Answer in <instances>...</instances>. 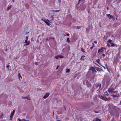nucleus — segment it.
<instances>
[{
	"label": "nucleus",
	"instance_id": "nucleus-1",
	"mask_svg": "<svg viewBox=\"0 0 121 121\" xmlns=\"http://www.w3.org/2000/svg\"><path fill=\"white\" fill-rule=\"evenodd\" d=\"M99 97L101 99L106 101H108L110 99V98H106L105 95L102 96L99 95Z\"/></svg>",
	"mask_w": 121,
	"mask_h": 121
},
{
	"label": "nucleus",
	"instance_id": "nucleus-2",
	"mask_svg": "<svg viewBox=\"0 0 121 121\" xmlns=\"http://www.w3.org/2000/svg\"><path fill=\"white\" fill-rule=\"evenodd\" d=\"M28 40V37L27 36L26 37V40L25 41V42L24 43H25L26 44H24V46H26L27 45H28L30 44V41H27Z\"/></svg>",
	"mask_w": 121,
	"mask_h": 121
},
{
	"label": "nucleus",
	"instance_id": "nucleus-3",
	"mask_svg": "<svg viewBox=\"0 0 121 121\" xmlns=\"http://www.w3.org/2000/svg\"><path fill=\"white\" fill-rule=\"evenodd\" d=\"M105 49L104 47H102L100 48L99 49L98 51V52L99 53H101L104 51V49Z\"/></svg>",
	"mask_w": 121,
	"mask_h": 121
},
{
	"label": "nucleus",
	"instance_id": "nucleus-4",
	"mask_svg": "<svg viewBox=\"0 0 121 121\" xmlns=\"http://www.w3.org/2000/svg\"><path fill=\"white\" fill-rule=\"evenodd\" d=\"M116 93V94H113V95H111L113 97H119V94L118 93H117V92H115L114 93Z\"/></svg>",
	"mask_w": 121,
	"mask_h": 121
},
{
	"label": "nucleus",
	"instance_id": "nucleus-5",
	"mask_svg": "<svg viewBox=\"0 0 121 121\" xmlns=\"http://www.w3.org/2000/svg\"><path fill=\"white\" fill-rule=\"evenodd\" d=\"M15 112V110L14 109L13 111L12 112L11 114V115L10 116V120H12V118L13 115L14 114Z\"/></svg>",
	"mask_w": 121,
	"mask_h": 121
},
{
	"label": "nucleus",
	"instance_id": "nucleus-6",
	"mask_svg": "<svg viewBox=\"0 0 121 121\" xmlns=\"http://www.w3.org/2000/svg\"><path fill=\"white\" fill-rule=\"evenodd\" d=\"M112 40L110 39L108 40L107 42V45L108 47H110V45L108 43H109L111 44V42Z\"/></svg>",
	"mask_w": 121,
	"mask_h": 121
},
{
	"label": "nucleus",
	"instance_id": "nucleus-7",
	"mask_svg": "<svg viewBox=\"0 0 121 121\" xmlns=\"http://www.w3.org/2000/svg\"><path fill=\"white\" fill-rule=\"evenodd\" d=\"M89 70H91L92 71L93 73H95L96 72V71L95 69L93 67H91V68L89 69Z\"/></svg>",
	"mask_w": 121,
	"mask_h": 121
},
{
	"label": "nucleus",
	"instance_id": "nucleus-8",
	"mask_svg": "<svg viewBox=\"0 0 121 121\" xmlns=\"http://www.w3.org/2000/svg\"><path fill=\"white\" fill-rule=\"evenodd\" d=\"M49 93H46L45 95L43 96V98L45 99L47 98L49 96Z\"/></svg>",
	"mask_w": 121,
	"mask_h": 121
},
{
	"label": "nucleus",
	"instance_id": "nucleus-9",
	"mask_svg": "<svg viewBox=\"0 0 121 121\" xmlns=\"http://www.w3.org/2000/svg\"><path fill=\"white\" fill-rule=\"evenodd\" d=\"M108 91L111 93H113L115 92H114L110 88H109L108 89Z\"/></svg>",
	"mask_w": 121,
	"mask_h": 121
},
{
	"label": "nucleus",
	"instance_id": "nucleus-10",
	"mask_svg": "<svg viewBox=\"0 0 121 121\" xmlns=\"http://www.w3.org/2000/svg\"><path fill=\"white\" fill-rule=\"evenodd\" d=\"M42 20H43V21H44L46 23V24L48 26H49L50 25V23L44 20L41 19Z\"/></svg>",
	"mask_w": 121,
	"mask_h": 121
},
{
	"label": "nucleus",
	"instance_id": "nucleus-11",
	"mask_svg": "<svg viewBox=\"0 0 121 121\" xmlns=\"http://www.w3.org/2000/svg\"><path fill=\"white\" fill-rule=\"evenodd\" d=\"M111 46L112 47H114L115 46H116V47H117V45L116 44H114L113 43H111Z\"/></svg>",
	"mask_w": 121,
	"mask_h": 121
},
{
	"label": "nucleus",
	"instance_id": "nucleus-12",
	"mask_svg": "<svg viewBox=\"0 0 121 121\" xmlns=\"http://www.w3.org/2000/svg\"><path fill=\"white\" fill-rule=\"evenodd\" d=\"M109 19H110L111 18H112L114 20L115 19V17H114L113 16L110 15L109 16Z\"/></svg>",
	"mask_w": 121,
	"mask_h": 121
},
{
	"label": "nucleus",
	"instance_id": "nucleus-13",
	"mask_svg": "<svg viewBox=\"0 0 121 121\" xmlns=\"http://www.w3.org/2000/svg\"><path fill=\"white\" fill-rule=\"evenodd\" d=\"M85 56H82L80 59H81L82 60H85Z\"/></svg>",
	"mask_w": 121,
	"mask_h": 121
},
{
	"label": "nucleus",
	"instance_id": "nucleus-14",
	"mask_svg": "<svg viewBox=\"0 0 121 121\" xmlns=\"http://www.w3.org/2000/svg\"><path fill=\"white\" fill-rule=\"evenodd\" d=\"M18 76L19 77V79L20 80L21 79H22V77L21 76V75L20 74V73H18Z\"/></svg>",
	"mask_w": 121,
	"mask_h": 121
},
{
	"label": "nucleus",
	"instance_id": "nucleus-15",
	"mask_svg": "<svg viewBox=\"0 0 121 121\" xmlns=\"http://www.w3.org/2000/svg\"><path fill=\"white\" fill-rule=\"evenodd\" d=\"M12 7V5H8L7 7V10H8L10 9Z\"/></svg>",
	"mask_w": 121,
	"mask_h": 121
},
{
	"label": "nucleus",
	"instance_id": "nucleus-16",
	"mask_svg": "<svg viewBox=\"0 0 121 121\" xmlns=\"http://www.w3.org/2000/svg\"><path fill=\"white\" fill-rule=\"evenodd\" d=\"M58 55V58H62L64 57L62 55Z\"/></svg>",
	"mask_w": 121,
	"mask_h": 121
},
{
	"label": "nucleus",
	"instance_id": "nucleus-17",
	"mask_svg": "<svg viewBox=\"0 0 121 121\" xmlns=\"http://www.w3.org/2000/svg\"><path fill=\"white\" fill-rule=\"evenodd\" d=\"M100 61V60L98 59L96 60V62H97L99 64H100V63H99Z\"/></svg>",
	"mask_w": 121,
	"mask_h": 121
},
{
	"label": "nucleus",
	"instance_id": "nucleus-18",
	"mask_svg": "<svg viewBox=\"0 0 121 121\" xmlns=\"http://www.w3.org/2000/svg\"><path fill=\"white\" fill-rule=\"evenodd\" d=\"M66 71L67 73H69L70 71V70L69 69L66 68Z\"/></svg>",
	"mask_w": 121,
	"mask_h": 121
},
{
	"label": "nucleus",
	"instance_id": "nucleus-19",
	"mask_svg": "<svg viewBox=\"0 0 121 121\" xmlns=\"http://www.w3.org/2000/svg\"><path fill=\"white\" fill-rule=\"evenodd\" d=\"M92 44L93 45V46H92L90 48V49L91 50L92 49V48L95 47L94 44L93 43H92Z\"/></svg>",
	"mask_w": 121,
	"mask_h": 121
},
{
	"label": "nucleus",
	"instance_id": "nucleus-20",
	"mask_svg": "<svg viewBox=\"0 0 121 121\" xmlns=\"http://www.w3.org/2000/svg\"><path fill=\"white\" fill-rule=\"evenodd\" d=\"M96 121H101V120L99 119L98 118H97L96 119Z\"/></svg>",
	"mask_w": 121,
	"mask_h": 121
},
{
	"label": "nucleus",
	"instance_id": "nucleus-21",
	"mask_svg": "<svg viewBox=\"0 0 121 121\" xmlns=\"http://www.w3.org/2000/svg\"><path fill=\"white\" fill-rule=\"evenodd\" d=\"M81 50L84 53L85 52V49H84L83 48H81Z\"/></svg>",
	"mask_w": 121,
	"mask_h": 121
},
{
	"label": "nucleus",
	"instance_id": "nucleus-22",
	"mask_svg": "<svg viewBox=\"0 0 121 121\" xmlns=\"http://www.w3.org/2000/svg\"><path fill=\"white\" fill-rule=\"evenodd\" d=\"M27 99L28 100H30L31 99L30 97L29 96H27Z\"/></svg>",
	"mask_w": 121,
	"mask_h": 121
},
{
	"label": "nucleus",
	"instance_id": "nucleus-23",
	"mask_svg": "<svg viewBox=\"0 0 121 121\" xmlns=\"http://www.w3.org/2000/svg\"><path fill=\"white\" fill-rule=\"evenodd\" d=\"M100 86H101V84H100L99 86V85H98L97 86V88H98V87L99 89V88H100Z\"/></svg>",
	"mask_w": 121,
	"mask_h": 121
},
{
	"label": "nucleus",
	"instance_id": "nucleus-24",
	"mask_svg": "<svg viewBox=\"0 0 121 121\" xmlns=\"http://www.w3.org/2000/svg\"><path fill=\"white\" fill-rule=\"evenodd\" d=\"M67 41L68 43H69L70 42V40H69V38H67Z\"/></svg>",
	"mask_w": 121,
	"mask_h": 121
},
{
	"label": "nucleus",
	"instance_id": "nucleus-25",
	"mask_svg": "<svg viewBox=\"0 0 121 121\" xmlns=\"http://www.w3.org/2000/svg\"><path fill=\"white\" fill-rule=\"evenodd\" d=\"M55 58H56L57 59H58V55H57L56 56H55Z\"/></svg>",
	"mask_w": 121,
	"mask_h": 121
},
{
	"label": "nucleus",
	"instance_id": "nucleus-26",
	"mask_svg": "<svg viewBox=\"0 0 121 121\" xmlns=\"http://www.w3.org/2000/svg\"><path fill=\"white\" fill-rule=\"evenodd\" d=\"M22 98H23L24 99H27V96H26V97H23Z\"/></svg>",
	"mask_w": 121,
	"mask_h": 121
},
{
	"label": "nucleus",
	"instance_id": "nucleus-27",
	"mask_svg": "<svg viewBox=\"0 0 121 121\" xmlns=\"http://www.w3.org/2000/svg\"><path fill=\"white\" fill-rule=\"evenodd\" d=\"M3 115V113H2L0 115V117H2Z\"/></svg>",
	"mask_w": 121,
	"mask_h": 121
},
{
	"label": "nucleus",
	"instance_id": "nucleus-28",
	"mask_svg": "<svg viewBox=\"0 0 121 121\" xmlns=\"http://www.w3.org/2000/svg\"><path fill=\"white\" fill-rule=\"evenodd\" d=\"M35 3H34L33 4V5L34 6H36V5L37 4V3H36L35 4Z\"/></svg>",
	"mask_w": 121,
	"mask_h": 121
},
{
	"label": "nucleus",
	"instance_id": "nucleus-29",
	"mask_svg": "<svg viewBox=\"0 0 121 121\" xmlns=\"http://www.w3.org/2000/svg\"><path fill=\"white\" fill-rule=\"evenodd\" d=\"M59 67V65H57V66L56 68V69H58V68Z\"/></svg>",
	"mask_w": 121,
	"mask_h": 121
},
{
	"label": "nucleus",
	"instance_id": "nucleus-30",
	"mask_svg": "<svg viewBox=\"0 0 121 121\" xmlns=\"http://www.w3.org/2000/svg\"><path fill=\"white\" fill-rule=\"evenodd\" d=\"M35 65H38V62H36L35 63Z\"/></svg>",
	"mask_w": 121,
	"mask_h": 121
},
{
	"label": "nucleus",
	"instance_id": "nucleus-31",
	"mask_svg": "<svg viewBox=\"0 0 121 121\" xmlns=\"http://www.w3.org/2000/svg\"><path fill=\"white\" fill-rule=\"evenodd\" d=\"M59 11H60L59 10H55V11H54L55 12H59Z\"/></svg>",
	"mask_w": 121,
	"mask_h": 121
},
{
	"label": "nucleus",
	"instance_id": "nucleus-32",
	"mask_svg": "<svg viewBox=\"0 0 121 121\" xmlns=\"http://www.w3.org/2000/svg\"><path fill=\"white\" fill-rule=\"evenodd\" d=\"M107 14V16H108V17H109V16H110V14Z\"/></svg>",
	"mask_w": 121,
	"mask_h": 121
},
{
	"label": "nucleus",
	"instance_id": "nucleus-33",
	"mask_svg": "<svg viewBox=\"0 0 121 121\" xmlns=\"http://www.w3.org/2000/svg\"><path fill=\"white\" fill-rule=\"evenodd\" d=\"M94 43H97V42L96 41H95L94 42Z\"/></svg>",
	"mask_w": 121,
	"mask_h": 121
},
{
	"label": "nucleus",
	"instance_id": "nucleus-34",
	"mask_svg": "<svg viewBox=\"0 0 121 121\" xmlns=\"http://www.w3.org/2000/svg\"><path fill=\"white\" fill-rule=\"evenodd\" d=\"M102 56L103 57H104L105 56V55L104 54H103L102 55Z\"/></svg>",
	"mask_w": 121,
	"mask_h": 121
},
{
	"label": "nucleus",
	"instance_id": "nucleus-35",
	"mask_svg": "<svg viewBox=\"0 0 121 121\" xmlns=\"http://www.w3.org/2000/svg\"><path fill=\"white\" fill-rule=\"evenodd\" d=\"M105 95H106L107 96H108V94H105Z\"/></svg>",
	"mask_w": 121,
	"mask_h": 121
},
{
	"label": "nucleus",
	"instance_id": "nucleus-36",
	"mask_svg": "<svg viewBox=\"0 0 121 121\" xmlns=\"http://www.w3.org/2000/svg\"><path fill=\"white\" fill-rule=\"evenodd\" d=\"M49 39H54V38H52L50 37L49 38Z\"/></svg>",
	"mask_w": 121,
	"mask_h": 121
},
{
	"label": "nucleus",
	"instance_id": "nucleus-37",
	"mask_svg": "<svg viewBox=\"0 0 121 121\" xmlns=\"http://www.w3.org/2000/svg\"><path fill=\"white\" fill-rule=\"evenodd\" d=\"M18 120L19 121H21V120L20 118H18Z\"/></svg>",
	"mask_w": 121,
	"mask_h": 121
},
{
	"label": "nucleus",
	"instance_id": "nucleus-38",
	"mask_svg": "<svg viewBox=\"0 0 121 121\" xmlns=\"http://www.w3.org/2000/svg\"><path fill=\"white\" fill-rule=\"evenodd\" d=\"M66 35L68 36H69V34H66Z\"/></svg>",
	"mask_w": 121,
	"mask_h": 121
},
{
	"label": "nucleus",
	"instance_id": "nucleus-39",
	"mask_svg": "<svg viewBox=\"0 0 121 121\" xmlns=\"http://www.w3.org/2000/svg\"><path fill=\"white\" fill-rule=\"evenodd\" d=\"M47 21H48V22H50V21L48 19H47Z\"/></svg>",
	"mask_w": 121,
	"mask_h": 121
},
{
	"label": "nucleus",
	"instance_id": "nucleus-40",
	"mask_svg": "<svg viewBox=\"0 0 121 121\" xmlns=\"http://www.w3.org/2000/svg\"><path fill=\"white\" fill-rule=\"evenodd\" d=\"M9 66V65H7L6 66V67L8 68Z\"/></svg>",
	"mask_w": 121,
	"mask_h": 121
},
{
	"label": "nucleus",
	"instance_id": "nucleus-41",
	"mask_svg": "<svg viewBox=\"0 0 121 121\" xmlns=\"http://www.w3.org/2000/svg\"><path fill=\"white\" fill-rule=\"evenodd\" d=\"M23 120H24L25 121H27L26 120H25V119H23ZM27 121H29V120H27Z\"/></svg>",
	"mask_w": 121,
	"mask_h": 121
},
{
	"label": "nucleus",
	"instance_id": "nucleus-42",
	"mask_svg": "<svg viewBox=\"0 0 121 121\" xmlns=\"http://www.w3.org/2000/svg\"><path fill=\"white\" fill-rule=\"evenodd\" d=\"M51 17L53 19L54 18L53 16H52Z\"/></svg>",
	"mask_w": 121,
	"mask_h": 121
},
{
	"label": "nucleus",
	"instance_id": "nucleus-43",
	"mask_svg": "<svg viewBox=\"0 0 121 121\" xmlns=\"http://www.w3.org/2000/svg\"><path fill=\"white\" fill-rule=\"evenodd\" d=\"M102 66L104 67V68L105 69V67L104 66Z\"/></svg>",
	"mask_w": 121,
	"mask_h": 121
},
{
	"label": "nucleus",
	"instance_id": "nucleus-44",
	"mask_svg": "<svg viewBox=\"0 0 121 121\" xmlns=\"http://www.w3.org/2000/svg\"><path fill=\"white\" fill-rule=\"evenodd\" d=\"M102 66L104 67V68L105 69V67L104 66Z\"/></svg>",
	"mask_w": 121,
	"mask_h": 121
},
{
	"label": "nucleus",
	"instance_id": "nucleus-45",
	"mask_svg": "<svg viewBox=\"0 0 121 121\" xmlns=\"http://www.w3.org/2000/svg\"><path fill=\"white\" fill-rule=\"evenodd\" d=\"M46 40H48V39H46Z\"/></svg>",
	"mask_w": 121,
	"mask_h": 121
},
{
	"label": "nucleus",
	"instance_id": "nucleus-46",
	"mask_svg": "<svg viewBox=\"0 0 121 121\" xmlns=\"http://www.w3.org/2000/svg\"><path fill=\"white\" fill-rule=\"evenodd\" d=\"M120 104H121V101L120 102Z\"/></svg>",
	"mask_w": 121,
	"mask_h": 121
},
{
	"label": "nucleus",
	"instance_id": "nucleus-47",
	"mask_svg": "<svg viewBox=\"0 0 121 121\" xmlns=\"http://www.w3.org/2000/svg\"><path fill=\"white\" fill-rule=\"evenodd\" d=\"M99 69H100L99 68Z\"/></svg>",
	"mask_w": 121,
	"mask_h": 121
}]
</instances>
